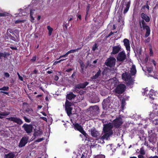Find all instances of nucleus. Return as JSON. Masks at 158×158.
Here are the masks:
<instances>
[{"label":"nucleus","instance_id":"20e7f679","mask_svg":"<svg viewBox=\"0 0 158 158\" xmlns=\"http://www.w3.org/2000/svg\"><path fill=\"white\" fill-rule=\"evenodd\" d=\"M116 61V59L114 57H111L106 60L105 64L107 66L112 67L115 65Z\"/></svg>","mask_w":158,"mask_h":158},{"label":"nucleus","instance_id":"37998d69","mask_svg":"<svg viewBox=\"0 0 158 158\" xmlns=\"http://www.w3.org/2000/svg\"><path fill=\"white\" fill-rule=\"evenodd\" d=\"M145 8L147 9L148 10H149V7L148 4H147L146 5L143 6L142 7V9H144Z\"/></svg>","mask_w":158,"mask_h":158},{"label":"nucleus","instance_id":"7ed1b4c3","mask_svg":"<svg viewBox=\"0 0 158 158\" xmlns=\"http://www.w3.org/2000/svg\"><path fill=\"white\" fill-rule=\"evenodd\" d=\"M126 86L123 84L118 85L114 89L115 92L118 94H123L125 91Z\"/></svg>","mask_w":158,"mask_h":158},{"label":"nucleus","instance_id":"9d476101","mask_svg":"<svg viewBox=\"0 0 158 158\" xmlns=\"http://www.w3.org/2000/svg\"><path fill=\"white\" fill-rule=\"evenodd\" d=\"M29 139V137L27 136H25L23 137L21 139L19 143L18 146L21 148L25 146L26 144L28 143Z\"/></svg>","mask_w":158,"mask_h":158},{"label":"nucleus","instance_id":"f03ea898","mask_svg":"<svg viewBox=\"0 0 158 158\" xmlns=\"http://www.w3.org/2000/svg\"><path fill=\"white\" fill-rule=\"evenodd\" d=\"M72 104L71 102L66 100L65 103V109L68 116H70L72 114V111L73 110V108L71 107Z\"/></svg>","mask_w":158,"mask_h":158},{"label":"nucleus","instance_id":"2eb2a0df","mask_svg":"<svg viewBox=\"0 0 158 158\" xmlns=\"http://www.w3.org/2000/svg\"><path fill=\"white\" fill-rule=\"evenodd\" d=\"M121 49V47L120 45L114 46L113 47L112 51L111 54L115 55L118 53Z\"/></svg>","mask_w":158,"mask_h":158},{"label":"nucleus","instance_id":"09e8293b","mask_svg":"<svg viewBox=\"0 0 158 158\" xmlns=\"http://www.w3.org/2000/svg\"><path fill=\"white\" fill-rule=\"evenodd\" d=\"M106 112H105L104 111H103L102 112V113L100 115L101 117L103 118L104 117L105 114H106Z\"/></svg>","mask_w":158,"mask_h":158},{"label":"nucleus","instance_id":"ea45409f","mask_svg":"<svg viewBox=\"0 0 158 158\" xmlns=\"http://www.w3.org/2000/svg\"><path fill=\"white\" fill-rule=\"evenodd\" d=\"M147 71L148 73H151L153 71V68L151 67H148L147 68Z\"/></svg>","mask_w":158,"mask_h":158},{"label":"nucleus","instance_id":"603ef678","mask_svg":"<svg viewBox=\"0 0 158 158\" xmlns=\"http://www.w3.org/2000/svg\"><path fill=\"white\" fill-rule=\"evenodd\" d=\"M75 86L76 87V88H77V89H81L80 84L77 85Z\"/></svg>","mask_w":158,"mask_h":158},{"label":"nucleus","instance_id":"6ab92c4d","mask_svg":"<svg viewBox=\"0 0 158 158\" xmlns=\"http://www.w3.org/2000/svg\"><path fill=\"white\" fill-rule=\"evenodd\" d=\"M15 156V152H10L7 154H6L4 158H14Z\"/></svg>","mask_w":158,"mask_h":158},{"label":"nucleus","instance_id":"3c124183","mask_svg":"<svg viewBox=\"0 0 158 158\" xmlns=\"http://www.w3.org/2000/svg\"><path fill=\"white\" fill-rule=\"evenodd\" d=\"M150 38L148 37L147 39L145 40L144 41L145 43H148L150 42Z\"/></svg>","mask_w":158,"mask_h":158},{"label":"nucleus","instance_id":"4468645a","mask_svg":"<svg viewBox=\"0 0 158 158\" xmlns=\"http://www.w3.org/2000/svg\"><path fill=\"white\" fill-rule=\"evenodd\" d=\"M90 109H92L91 112H94V114L96 115L98 114L99 113V108L98 106L97 105H95L93 106H91L90 108Z\"/></svg>","mask_w":158,"mask_h":158},{"label":"nucleus","instance_id":"0eeeda50","mask_svg":"<svg viewBox=\"0 0 158 158\" xmlns=\"http://www.w3.org/2000/svg\"><path fill=\"white\" fill-rule=\"evenodd\" d=\"M116 59L118 61L123 62L126 59V55L124 51L119 52L117 57Z\"/></svg>","mask_w":158,"mask_h":158},{"label":"nucleus","instance_id":"9b49d317","mask_svg":"<svg viewBox=\"0 0 158 158\" xmlns=\"http://www.w3.org/2000/svg\"><path fill=\"white\" fill-rule=\"evenodd\" d=\"M110 102V100L109 99V97L106 99H104L102 103V108L103 110H107L109 106Z\"/></svg>","mask_w":158,"mask_h":158},{"label":"nucleus","instance_id":"13d9d810","mask_svg":"<svg viewBox=\"0 0 158 158\" xmlns=\"http://www.w3.org/2000/svg\"><path fill=\"white\" fill-rule=\"evenodd\" d=\"M72 70V69H71V68H69V69H67L66 70V71L67 72H69L71 71Z\"/></svg>","mask_w":158,"mask_h":158},{"label":"nucleus","instance_id":"b1692460","mask_svg":"<svg viewBox=\"0 0 158 158\" xmlns=\"http://www.w3.org/2000/svg\"><path fill=\"white\" fill-rule=\"evenodd\" d=\"M99 98L98 96H95L94 97L91 99V102L93 103L98 102H99Z\"/></svg>","mask_w":158,"mask_h":158},{"label":"nucleus","instance_id":"79ce46f5","mask_svg":"<svg viewBox=\"0 0 158 158\" xmlns=\"http://www.w3.org/2000/svg\"><path fill=\"white\" fill-rule=\"evenodd\" d=\"M25 20H18L15 21V23L16 24L20 23H24Z\"/></svg>","mask_w":158,"mask_h":158},{"label":"nucleus","instance_id":"dca6fc26","mask_svg":"<svg viewBox=\"0 0 158 158\" xmlns=\"http://www.w3.org/2000/svg\"><path fill=\"white\" fill-rule=\"evenodd\" d=\"M91 152L90 150H85L82 154V158H89L91 156Z\"/></svg>","mask_w":158,"mask_h":158},{"label":"nucleus","instance_id":"5fc2aeb1","mask_svg":"<svg viewBox=\"0 0 158 158\" xmlns=\"http://www.w3.org/2000/svg\"><path fill=\"white\" fill-rule=\"evenodd\" d=\"M6 15V13H0V17L5 16Z\"/></svg>","mask_w":158,"mask_h":158},{"label":"nucleus","instance_id":"412c9836","mask_svg":"<svg viewBox=\"0 0 158 158\" xmlns=\"http://www.w3.org/2000/svg\"><path fill=\"white\" fill-rule=\"evenodd\" d=\"M122 76L123 79L125 81H128L129 79H131V77L130 75L126 73H123Z\"/></svg>","mask_w":158,"mask_h":158},{"label":"nucleus","instance_id":"680f3d73","mask_svg":"<svg viewBox=\"0 0 158 158\" xmlns=\"http://www.w3.org/2000/svg\"><path fill=\"white\" fill-rule=\"evenodd\" d=\"M9 32L11 34H14L15 35V34L14 33V31L11 30V29H10L9 30Z\"/></svg>","mask_w":158,"mask_h":158},{"label":"nucleus","instance_id":"1a4fd4ad","mask_svg":"<svg viewBox=\"0 0 158 158\" xmlns=\"http://www.w3.org/2000/svg\"><path fill=\"white\" fill-rule=\"evenodd\" d=\"M113 128V125L111 123H109L103 125V132L104 133L111 132H113L112 129Z\"/></svg>","mask_w":158,"mask_h":158},{"label":"nucleus","instance_id":"c03bdc74","mask_svg":"<svg viewBox=\"0 0 158 158\" xmlns=\"http://www.w3.org/2000/svg\"><path fill=\"white\" fill-rule=\"evenodd\" d=\"M44 138H40L35 140V142H40L43 140H44Z\"/></svg>","mask_w":158,"mask_h":158},{"label":"nucleus","instance_id":"393cba45","mask_svg":"<svg viewBox=\"0 0 158 158\" xmlns=\"http://www.w3.org/2000/svg\"><path fill=\"white\" fill-rule=\"evenodd\" d=\"M130 72L132 75H134L136 74V70L135 65H132V68H131Z\"/></svg>","mask_w":158,"mask_h":158},{"label":"nucleus","instance_id":"39448f33","mask_svg":"<svg viewBox=\"0 0 158 158\" xmlns=\"http://www.w3.org/2000/svg\"><path fill=\"white\" fill-rule=\"evenodd\" d=\"M141 23L142 25V28L143 30H146V32L145 35V38L149 36L150 34V27L148 26L143 20H142Z\"/></svg>","mask_w":158,"mask_h":158},{"label":"nucleus","instance_id":"7c9ffc66","mask_svg":"<svg viewBox=\"0 0 158 158\" xmlns=\"http://www.w3.org/2000/svg\"><path fill=\"white\" fill-rule=\"evenodd\" d=\"M47 29L48 30V35L49 36H50L52 35V31L53 30L52 28L50 26H47Z\"/></svg>","mask_w":158,"mask_h":158},{"label":"nucleus","instance_id":"a19ab883","mask_svg":"<svg viewBox=\"0 0 158 158\" xmlns=\"http://www.w3.org/2000/svg\"><path fill=\"white\" fill-rule=\"evenodd\" d=\"M98 48L97 44L95 43L93 46L92 48V50L93 51H94L96 49Z\"/></svg>","mask_w":158,"mask_h":158},{"label":"nucleus","instance_id":"6e6552de","mask_svg":"<svg viewBox=\"0 0 158 158\" xmlns=\"http://www.w3.org/2000/svg\"><path fill=\"white\" fill-rule=\"evenodd\" d=\"M74 129L76 130H77L80 132L82 134L85 136H86L87 134L85 132L84 130L82 127L78 123H73Z\"/></svg>","mask_w":158,"mask_h":158},{"label":"nucleus","instance_id":"a18cd8bd","mask_svg":"<svg viewBox=\"0 0 158 158\" xmlns=\"http://www.w3.org/2000/svg\"><path fill=\"white\" fill-rule=\"evenodd\" d=\"M36 58V55L34 56L32 58L31 60V61L34 62L35 61Z\"/></svg>","mask_w":158,"mask_h":158},{"label":"nucleus","instance_id":"864d4df0","mask_svg":"<svg viewBox=\"0 0 158 158\" xmlns=\"http://www.w3.org/2000/svg\"><path fill=\"white\" fill-rule=\"evenodd\" d=\"M153 94H149V97L150 98H151L152 100H153L154 99V98L153 96Z\"/></svg>","mask_w":158,"mask_h":158},{"label":"nucleus","instance_id":"e2e57ef3","mask_svg":"<svg viewBox=\"0 0 158 158\" xmlns=\"http://www.w3.org/2000/svg\"><path fill=\"white\" fill-rule=\"evenodd\" d=\"M138 158H144V157L143 155H139L138 156Z\"/></svg>","mask_w":158,"mask_h":158},{"label":"nucleus","instance_id":"72a5a7b5","mask_svg":"<svg viewBox=\"0 0 158 158\" xmlns=\"http://www.w3.org/2000/svg\"><path fill=\"white\" fill-rule=\"evenodd\" d=\"M6 34L8 37H9L10 39L15 41V37L12 36L10 33H8V32H7Z\"/></svg>","mask_w":158,"mask_h":158},{"label":"nucleus","instance_id":"f8f14e48","mask_svg":"<svg viewBox=\"0 0 158 158\" xmlns=\"http://www.w3.org/2000/svg\"><path fill=\"white\" fill-rule=\"evenodd\" d=\"M89 131L90 132L91 135L93 137L97 138L99 136L100 134L99 132L94 127L90 129Z\"/></svg>","mask_w":158,"mask_h":158},{"label":"nucleus","instance_id":"5701e85b","mask_svg":"<svg viewBox=\"0 0 158 158\" xmlns=\"http://www.w3.org/2000/svg\"><path fill=\"white\" fill-rule=\"evenodd\" d=\"M101 71L100 69H99L98 72L95 74V75L92 76L91 77V79L92 80H94L97 79L101 75Z\"/></svg>","mask_w":158,"mask_h":158},{"label":"nucleus","instance_id":"8fccbe9b","mask_svg":"<svg viewBox=\"0 0 158 158\" xmlns=\"http://www.w3.org/2000/svg\"><path fill=\"white\" fill-rule=\"evenodd\" d=\"M91 39V35H89L87 38L85 39L86 40H89Z\"/></svg>","mask_w":158,"mask_h":158},{"label":"nucleus","instance_id":"338daca9","mask_svg":"<svg viewBox=\"0 0 158 158\" xmlns=\"http://www.w3.org/2000/svg\"><path fill=\"white\" fill-rule=\"evenodd\" d=\"M30 18H31V22H32L34 20V19L33 17V15H32L31 16H30Z\"/></svg>","mask_w":158,"mask_h":158},{"label":"nucleus","instance_id":"6e6d98bb","mask_svg":"<svg viewBox=\"0 0 158 158\" xmlns=\"http://www.w3.org/2000/svg\"><path fill=\"white\" fill-rule=\"evenodd\" d=\"M149 51H150V56H152L153 55V52L152 49L151 48H150Z\"/></svg>","mask_w":158,"mask_h":158},{"label":"nucleus","instance_id":"473e14b6","mask_svg":"<svg viewBox=\"0 0 158 158\" xmlns=\"http://www.w3.org/2000/svg\"><path fill=\"white\" fill-rule=\"evenodd\" d=\"M105 156L104 155L99 154L94 156V158H105Z\"/></svg>","mask_w":158,"mask_h":158},{"label":"nucleus","instance_id":"58836bf2","mask_svg":"<svg viewBox=\"0 0 158 158\" xmlns=\"http://www.w3.org/2000/svg\"><path fill=\"white\" fill-rule=\"evenodd\" d=\"M9 113L7 112H4L0 113V115L1 116H6L9 115Z\"/></svg>","mask_w":158,"mask_h":158},{"label":"nucleus","instance_id":"69168bd1","mask_svg":"<svg viewBox=\"0 0 158 158\" xmlns=\"http://www.w3.org/2000/svg\"><path fill=\"white\" fill-rule=\"evenodd\" d=\"M59 79V77L58 76L56 75L55 76V80L57 81Z\"/></svg>","mask_w":158,"mask_h":158},{"label":"nucleus","instance_id":"bb28decb","mask_svg":"<svg viewBox=\"0 0 158 158\" xmlns=\"http://www.w3.org/2000/svg\"><path fill=\"white\" fill-rule=\"evenodd\" d=\"M10 54L7 52L5 53H0V59H2V57H3L4 58L6 57L7 56H9Z\"/></svg>","mask_w":158,"mask_h":158},{"label":"nucleus","instance_id":"de8ad7c7","mask_svg":"<svg viewBox=\"0 0 158 158\" xmlns=\"http://www.w3.org/2000/svg\"><path fill=\"white\" fill-rule=\"evenodd\" d=\"M76 158H83L82 157V156L81 155V154L79 153H77V154Z\"/></svg>","mask_w":158,"mask_h":158},{"label":"nucleus","instance_id":"774afa93","mask_svg":"<svg viewBox=\"0 0 158 158\" xmlns=\"http://www.w3.org/2000/svg\"><path fill=\"white\" fill-rule=\"evenodd\" d=\"M19 79L20 80V81H23V77L22 76H20L19 77Z\"/></svg>","mask_w":158,"mask_h":158},{"label":"nucleus","instance_id":"cd10ccee","mask_svg":"<svg viewBox=\"0 0 158 158\" xmlns=\"http://www.w3.org/2000/svg\"><path fill=\"white\" fill-rule=\"evenodd\" d=\"M89 83V82L87 81H85L83 83H80L81 88L84 89L88 85Z\"/></svg>","mask_w":158,"mask_h":158},{"label":"nucleus","instance_id":"ddd939ff","mask_svg":"<svg viewBox=\"0 0 158 158\" xmlns=\"http://www.w3.org/2000/svg\"><path fill=\"white\" fill-rule=\"evenodd\" d=\"M8 119L9 121H13L20 125L22 124L23 123L22 120L19 118L11 117L8 118Z\"/></svg>","mask_w":158,"mask_h":158},{"label":"nucleus","instance_id":"bf43d9fd","mask_svg":"<svg viewBox=\"0 0 158 158\" xmlns=\"http://www.w3.org/2000/svg\"><path fill=\"white\" fill-rule=\"evenodd\" d=\"M0 93H3L5 94H6V95H8L9 94L8 92H5V91H1L0 92Z\"/></svg>","mask_w":158,"mask_h":158},{"label":"nucleus","instance_id":"c85d7f7f","mask_svg":"<svg viewBox=\"0 0 158 158\" xmlns=\"http://www.w3.org/2000/svg\"><path fill=\"white\" fill-rule=\"evenodd\" d=\"M81 48H77L76 49H72V50H71L69 51H68L67 52L69 54L70 53H74L76 51H78V50H79L81 49Z\"/></svg>","mask_w":158,"mask_h":158},{"label":"nucleus","instance_id":"49530a36","mask_svg":"<svg viewBox=\"0 0 158 158\" xmlns=\"http://www.w3.org/2000/svg\"><path fill=\"white\" fill-rule=\"evenodd\" d=\"M4 76L6 77V78H9L10 77V75L9 74V73H8L5 72L4 73Z\"/></svg>","mask_w":158,"mask_h":158},{"label":"nucleus","instance_id":"c756f323","mask_svg":"<svg viewBox=\"0 0 158 158\" xmlns=\"http://www.w3.org/2000/svg\"><path fill=\"white\" fill-rule=\"evenodd\" d=\"M79 63L80 65V67L82 71H83L84 69L85 68V65L84 62L81 60L79 61Z\"/></svg>","mask_w":158,"mask_h":158},{"label":"nucleus","instance_id":"aec40b11","mask_svg":"<svg viewBox=\"0 0 158 158\" xmlns=\"http://www.w3.org/2000/svg\"><path fill=\"white\" fill-rule=\"evenodd\" d=\"M140 17L143 19V20H145L147 22H149L150 21L149 17L143 13L141 14Z\"/></svg>","mask_w":158,"mask_h":158},{"label":"nucleus","instance_id":"0e129e2a","mask_svg":"<svg viewBox=\"0 0 158 158\" xmlns=\"http://www.w3.org/2000/svg\"><path fill=\"white\" fill-rule=\"evenodd\" d=\"M40 118L45 121H47V119L46 118V117H41Z\"/></svg>","mask_w":158,"mask_h":158},{"label":"nucleus","instance_id":"2f4dec72","mask_svg":"<svg viewBox=\"0 0 158 158\" xmlns=\"http://www.w3.org/2000/svg\"><path fill=\"white\" fill-rule=\"evenodd\" d=\"M90 7L89 4H88L86 8V14L85 18V20H86V17L88 14L90 10Z\"/></svg>","mask_w":158,"mask_h":158},{"label":"nucleus","instance_id":"f3484780","mask_svg":"<svg viewBox=\"0 0 158 158\" xmlns=\"http://www.w3.org/2000/svg\"><path fill=\"white\" fill-rule=\"evenodd\" d=\"M124 45L126 48V49L127 51H130V46L129 40L127 39H124L123 40Z\"/></svg>","mask_w":158,"mask_h":158},{"label":"nucleus","instance_id":"a878e982","mask_svg":"<svg viewBox=\"0 0 158 158\" xmlns=\"http://www.w3.org/2000/svg\"><path fill=\"white\" fill-rule=\"evenodd\" d=\"M126 7L125 8L123 11L124 14H126L128 11L130 6V2H128L126 4Z\"/></svg>","mask_w":158,"mask_h":158},{"label":"nucleus","instance_id":"423d86ee","mask_svg":"<svg viewBox=\"0 0 158 158\" xmlns=\"http://www.w3.org/2000/svg\"><path fill=\"white\" fill-rule=\"evenodd\" d=\"M22 127L28 134L31 133L32 131L33 126L31 124H28L25 123L23 125Z\"/></svg>","mask_w":158,"mask_h":158},{"label":"nucleus","instance_id":"a211bd4d","mask_svg":"<svg viewBox=\"0 0 158 158\" xmlns=\"http://www.w3.org/2000/svg\"><path fill=\"white\" fill-rule=\"evenodd\" d=\"M104 134L102 136V138L103 139H108L110 136H111L113 134V132H107L106 133H104Z\"/></svg>","mask_w":158,"mask_h":158},{"label":"nucleus","instance_id":"e433bc0d","mask_svg":"<svg viewBox=\"0 0 158 158\" xmlns=\"http://www.w3.org/2000/svg\"><path fill=\"white\" fill-rule=\"evenodd\" d=\"M9 89V87L8 86H3L2 88H0V90L7 91Z\"/></svg>","mask_w":158,"mask_h":158},{"label":"nucleus","instance_id":"052dcab7","mask_svg":"<svg viewBox=\"0 0 158 158\" xmlns=\"http://www.w3.org/2000/svg\"><path fill=\"white\" fill-rule=\"evenodd\" d=\"M30 16L33 15V10L31 9L30 10Z\"/></svg>","mask_w":158,"mask_h":158},{"label":"nucleus","instance_id":"4d7b16f0","mask_svg":"<svg viewBox=\"0 0 158 158\" xmlns=\"http://www.w3.org/2000/svg\"><path fill=\"white\" fill-rule=\"evenodd\" d=\"M10 48L11 49H12V50H17V48L15 46V47L11 46L10 47Z\"/></svg>","mask_w":158,"mask_h":158},{"label":"nucleus","instance_id":"c9c22d12","mask_svg":"<svg viewBox=\"0 0 158 158\" xmlns=\"http://www.w3.org/2000/svg\"><path fill=\"white\" fill-rule=\"evenodd\" d=\"M126 105V102L125 99L123 98L121 102V107L122 109H123Z\"/></svg>","mask_w":158,"mask_h":158},{"label":"nucleus","instance_id":"f257e3e1","mask_svg":"<svg viewBox=\"0 0 158 158\" xmlns=\"http://www.w3.org/2000/svg\"><path fill=\"white\" fill-rule=\"evenodd\" d=\"M123 123V119L120 115L113 120L112 124L116 128H118L120 127Z\"/></svg>","mask_w":158,"mask_h":158},{"label":"nucleus","instance_id":"4be33fe9","mask_svg":"<svg viewBox=\"0 0 158 158\" xmlns=\"http://www.w3.org/2000/svg\"><path fill=\"white\" fill-rule=\"evenodd\" d=\"M76 97V95L73 94L72 92H70V93L67 94L66 95V100L68 99L71 100L73 99H74Z\"/></svg>","mask_w":158,"mask_h":158},{"label":"nucleus","instance_id":"f704fd0d","mask_svg":"<svg viewBox=\"0 0 158 158\" xmlns=\"http://www.w3.org/2000/svg\"><path fill=\"white\" fill-rule=\"evenodd\" d=\"M127 81V84L128 85H130L133 83V81L131 78V79H129Z\"/></svg>","mask_w":158,"mask_h":158},{"label":"nucleus","instance_id":"4c0bfd02","mask_svg":"<svg viewBox=\"0 0 158 158\" xmlns=\"http://www.w3.org/2000/svg\"><path fill=\"white\" fill-rule=\"evenodd\" d=\"M23 118L24 120L27 123H29L31 122V120L30 119L27 118L25 116L23 117Z\"/></svg>","mask_w":158,"mask_h":158}]
</instances>
